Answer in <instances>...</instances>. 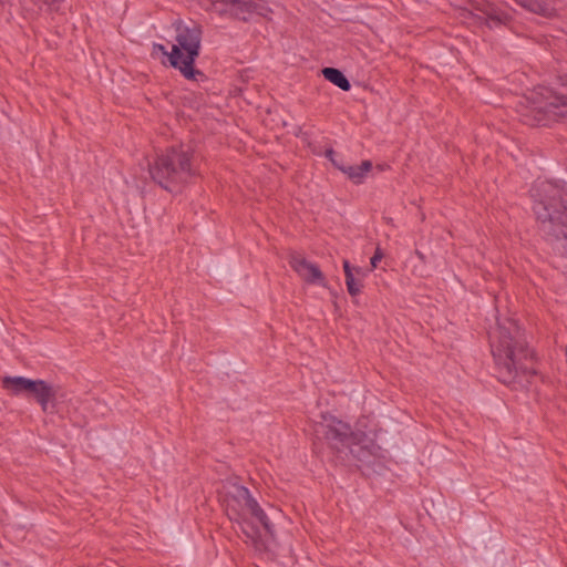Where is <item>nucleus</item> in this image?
I'll return each instance as SVG.
<instances>
[{
  "label": "nucleus",
  "mask_w": 567,
  "mask_h": 567,
  "mask_svg": "<svg viewBox=\"0 0 567 567\" xmlns=\"http://www.w3.org/2000/svg\"><path fill=\"white\" fill-rule=\"evenodd\" d=\"M489 339L498 379L508 385L528 381V377L534 373L528 365L532 351L518 323L513 319L498 322Z\"/></svg>",
  "instance_id": "f257e3e1"
},
{
  "label": "nucleus",
  "mask_w": 567,
  "mask_h": 567,
  "mask_svg": "<svg viewBox=\"0 0 567 567\" xmlns=\"http://www.w3.org/2000/svg\"><path fill=\"white\" fill-rule=\"evenodd\" d=\"M152 179L169 193H179L195 176L192 154L183 146H173L156 156L150 164Z\"/></svg>",
  "instance_id": "f03ea898"
},
{
  "label": "nucleus",
  "mask_w": 567,
  "mask_h": 567,
  "mask_svg": "<svg viewBox=\"0 0 567 567\" xmlns=\"http://www.w3.org/2000/svg\"><path fill=\"white\" fill-rule=\"evenodd\" d=\"M533 209L543 224L559 227L567 239V187L548 181H537L532 189Z\"/></svg>",
  "instance_id": "7ed1b4c3"
},
{
  "label": "nucleus",
  "mask_w": 567,
  "mask_h": 567,
  "mask_svg": "<svg viewBox=\"0 0 567 567\" xmlns=\"http://www.w3.org/2000/svg\"><path fill=\"white\" fill-rule=\"evenodd\" d=\"M317 432L322 433L333 449H349L358 460L377 455L380 450V446L365 433L351 431L348 423L330 414L322 415Z\"/></svg>",
  "instance_id": "20e7f679"
},
{
  "label": "nucleus",
  "mask_w": 567,
  "mask_h": 567,
  "mask_svg": "<svg viewBox=\"0 0 567 567\" xmlns=\"http://www.w3.org/2000/svg\"><path fill=\"white\" fill-rule=\"evenodd\" d=\"M202 31L199 28L178 25L175 44L168 55V63L177 69L187 80H196L202 72L194 69V63L200 52Z\"/></svg>",
  "instance_id": "39448f33"
},
{
  "label": "nucleus",
  "mask_w": 567,
  "mask_h": 567,
  "mask_svg": "<svg viewBox=\"0 0 567 567\" xmlns=\"http://www.w3.org/2000/svg\"><path fill=\"white\" fill-rule=\"evenodd\" d=\"M530 114H525L526 122L547 125L567 115V96L558 94L546 86L536 87L528 97Z\"/></svg>",
  "instance_id": "423d86ee"
},
{
  "label": "nucleus",
  "mask_w": 567,
  "mask_h": 567,
  "mask_svg": "<svg viewBox=\"0 0 567 567\" xmlns=\"http://www.w3.org/2000/svg\"><path fill=\"white\" fill-rule=\"evenodd\" d=\"M234 502L241 508V511H246L252 517H255L268 534H274V525L270 523L268 516L260 507L258 502L252 497L250 491L247 487L241 485L235 486Z\"/></svg>",
  "instance_id": "0eeeda50"
},
{
  "label": "nucleus",
  "mask_w": 567,
  "mask_h": 567,
  "mask_svg": "<svg viewBox=\"0 0 567 567\" xmlns=\"http://www.w3.org/2000/svg\"><path fill=\"white\" fill-rule=\"evenodd\" d=\"M289 265L307 284L327 287L324 275L317 264L307 260L300 255H292L289 259Z\"/></svg>",
  "instance_id": "6e6552de"
},
{
  "label": "nucleus",
  "mask_w": 567,
  "mask_h": 567,
  "mask_svg": "<svg viewBox=\"0 0 567 567\" xmlns=\"http://www.w3.org/2000/svg\"><path fill=\"white\" fill-rule=\"evenodd\" d=\"M326 157L343 174L348 176L354 184H361L367 177L368 173L372 169L371 161H363L358 166L343 165L336 158V152L332 148L326 151Z\"/></svg>",
  "instance_id": "1a4fd4ad"
},
{
  "label": "nucleus",
  "mask_w": 567,
  "mask_h": 567,
  "mask_svg": "<svg viewBox=\"0 0 567 567\" xmlns=\"http://www.w3.org/2000/svg\"><path fill=\"white\" fill-rule=\"evenodd\" d=\"M27 393L34 396L43 411L48 409V404L55 395L53 388L43 380H32Z\"/></svg>",
  "instance_id": "9d476101"
},
{
  "label": "nucleus",
  "mask_w": 567,
  "mask_h": 567,
  "mask_svg": "<svg viewBox=\"0 0 567 567\" xmlns=\"http://www.w3.org/2000/svg\"><path fill=\"white\" fill-rule=\"evenodd\" d=\"M522 7L532 12L544 17H550L555 13V6L553 0H516Z\"/></svg>",
  "instance_id": "9b49d317"
},
{
  "label": "nucleus",
  "mask_w": 567,
  "mask_h": 567,
  "mask_svg": "<svg viewBox=\"0 0 567 567\" xmlns=\"http://www.w3.org/2000/svg\"><path fill=\"white\" fill-rule=\"evenodd\" d=\"M2 383L13 395H22L31 386L32 380L24 377H4Z\"/></svg>",
  "instance_id": "f8f14e48"
},
{
  "label": "nucleus",
  "mask_w": 567,
  "mask_h": 567,
  "mask_svg": "<svg viewBox=\"0 0 567 567\" xmlns=\"http://www.w3.org/2000/svg\"><path fill=\"white\" fill-rule=\"evenodd\" d=\"M322 74L326 80L338 86L343 91H349L351 89V84L349 80L344 76V74L334 68H324L322 70Z\"/></svg>",
  "instance_id": "ddd939ff"
},
{
  "label": "nucleus",
  "mask_w": 567,
  "mask_h": 567,
  "mask_svg": "<svg viewBox=\"0 0 567 567\" xmlns=\"http://www.w3.org/2000/svg\"><path fill=\"white\" fill-rule=\"evenodd\" d=\"M343 270L346 276V286L349 295H351L352 297L358 296L362 290L363 284L360 282L359 279L354 277L349 260H343Z\"/></svg>",
  "instance_id": "4468645a"
},
{
  "label": "nucleus",
  "mask_w": 567,
  "mask_h": 567,
  "mask_svg": "<svg viewBox=\"0 0 567 567\" xmlns=\"http://www.w3.org/2000/svg\"><path fill=\"white\" fill-rule=\"evenodd\" d=\"M228 516L231 520H236L241 526L243 533L252 542L257 540V532L249 526V524L245 519V513H239L235 508H228Z\"/></svg>",
  "instance_id": "2eb2a0df"
},
{
  "label": "nucleus",
  "mask_w": 567,
  "mask_h": 567,
  "mask_svg": "<svg viewBox=\"0 0 567 567\" xmlns=\"http://www.w3.org/2000/svg\"><path fill=\"white\" fill-rule=\"evenodd\" d=\"M256 6L251 1L246 0H234L231 2V11L239 19L246 21L249 16L255 11Z\"/></svg>",
  "instance_id": "dca6fc26"
},
{
  "label": "nucleus",
  "mask_w": 567,
  "mask_h": 567,
  "mask_svg": "<svg viewBox=\"0 0 567 567\" xmlns=\"http://www.w3.org/2000/svg\"><path fill=\"white\" fill-rule=\"evenodd\" d=\"M382 258H383V252L380 247H377L374 255L370 259L371 270H373L378 267V264L382 260Z\"/></svg>",
  "instance_id": "f3484780"
},
{
  "label": "nucleus",
  "mask_w": 567,
  "mask_h": 567,
  "mask_svg": "<svg viewBox=\"0 0 567 567\" xmlns=\"http://www.w3.org/2000/svg\"><path fill=\"white\" fill-rule=\"evenodd\" d=\"M152 52H153V54H162V55L166 56V59L168 60L169 52L167 51V49L165 48L164 44L154 43Z\"/></svg>",
  "instance_id": "a211bd4d"
},
{
  "label": "nucleus",
  "mask_w": 567,
  "mask_h": 567,
  "mask_svg": "<svg viewBox=\"0 0 567 567\" xmlns=\"http://www.w3.org/2000/svg\"><path fill=\"white\" fill-rule=\"evenodd\" d=\"M354 277L359 279L360 282H363V280L368 277L369 270H365L361 267H352Z\"/></svg>",
  "instance_id": "6ab92c4d"
}]
</instances>
